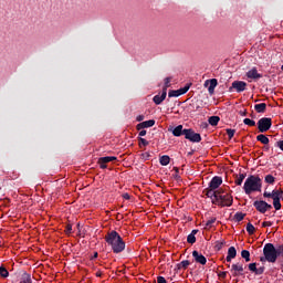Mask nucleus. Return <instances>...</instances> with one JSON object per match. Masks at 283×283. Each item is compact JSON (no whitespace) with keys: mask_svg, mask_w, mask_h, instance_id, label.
<instances>
[{"mask_svg":"<svg viewBox=\"0 0 283 283\" xmlns=\"http://www.w3.org/2000/svg\"><path fill=\"white\" fill-rule=\"evenodd\" d=\"M105 240L107 244L112 248L113 253H123L125 251V242L123 241V238H120V234L116 231L109 232Z\"/></svg>","mask_w":283,"mask_h":283,"instance_id":"obj_1","label":"nucleus"},{"mask_svg":"<svg viewBox=\"0 0 283 283\" xmlns=\"http://www.w3.org/2000/svg\"><path fill=\"white\" fill-rule=\"evenodd\" d=\"M243 191L247 196H251L255 191H262V179L258 176L248 177L243 185Z\"/></svg>","mask_w":283,"mask_h":283,"instance_id":"obj_2","label":"nucleus"},{"mask_svg":"<svg viewBox=\"0 0 283 283\" xmlns=\"http://www.w3.org/2000/svg\"><path fill=\"white\" fill-rule=\"evenodd\" d=\"M216 202L221 207H231L233 205V197L227 192L223 188H220L216 192Z\"/></svg>","mask_w":283,"mask_h":283,"instance_id":"obj_3","label":"nucleus"},{"mask_svg":"<svg viewBox=\"0 0 283 283\" xmlns=\"http://www.w3.org/2000/svg\"><path fill=\"white\" fill-rule=\"evenodd\" d=\"M263 197L273 199V207L276 211H280V209H282V203L280 202L283 197L282 189H274L272 192L265 190L263 192Z\"/></svg>","mask_w":283,"mask_h":283,"instance_id":"obj_4","label":"nucleus"},{"mask_svg":"<svg viewBox=\"0 0 283 283\" xmlns=\"http://www.w3.org/2000/svg\"><path fill=\"white\" fill-rule=\"evenodd\" d=\"M263 255L268 262L275 263L277 260V255H280V252L275 249V245H273V243H266L263 248Z\"/></svg>","mask_w":283,"mask_h":283,"instance_id":"obj_5","label":"nucleus"},{"mask_svg":"<svg viewBox=\"0 0 283 283\" xmlns=\"http://www.w3.org/2000/svg\"><path fill=\"white\" fill-rule=\"evenodd\" d=\"M271 125H272L271 118L263 117L258 122V129L259 132H261V134H264V132H269L271 129Z\"/></svg>","mask_w":283,"mask_h":283,"instance_id":"obj_6","label":"nucleus"},{"mask_svg":"<svg viewBox=\"0 0 283 283\" xmlns=\"http://www.w3.org/2000/svg\"><path fill=\"white\" fill-rule=\"evenodd\" d=\"M184 136L185 138H187V140H190L191 143H200V140H202L200 134H197L191 129H185Z\"/></svg>","mask_w":283,"mask_h":283,"instance_id":"obj_7","label":"nucleus"},{"mask_svg":"<svg viewBox=\"0 0 283 283\" xmlns=\"http://www.w3.org/2000/svg\"><path fill=\"white\" fill-rule=\"evenodd\" d=\"M254 207L256 209V211H259L260 213H266V211H269V209H273V206L269 205L266 201H254Z\"/></svg>","mask_w":283,"mask_h":283,"instance_id":"obj_8","label":"nucleus"},{"mask_svg":"<svg viewBox=\"0 0 283 283\" xmlns=\"http://www.w3.org/2000/svg\"><path fill=\"white\" fill-rule=\"evenodd\" d=\"M191 87V84H187L185 87L176 90V91H169L168 96L169 98L182 96V94H187Z\"/></svg>","mask_w":283,"mask_h":283,"instance_id":"obj_9","label":"nucleus"},{"mask_svg":"<svg viewBox=\"0 0 283 283\" xmlns=\"http://www.w3.org/2000/svg\"><path fill=\"white\" fill-rule=\"evenodd\" d=\"M230 273L233 277H238V275H242L244 273V265L241 263H234L231 265Z\"/></svg>","mask_w":283,"mask_h":283,"instance_id":"obj_10","label":"nucleus"},{"mask_svg":"<svg viewBox=\"0 0 283 283\" xmlns=\"http://www.w3.org/2000/svg\"><path fill=\"white\" fill-rule=\"evenodd\" d=\"M203 87H207L209 94L213 95V92H216V87H218V80L216 78L207 80L203 84Z\"/></svg>","mask_w":283,"mask_h":283,"instance_id":"obj_11","label":"nucleus"},{"mask_svg":"<svg viewBox=\"0 0 283 283\" xmlns=\"http://www.w3.org/2000/svg\"><path fill=\"white\" fill-rule=\"evenodd\" d=\"M232 87L237 90V92H244L247 90V83L242 81H235L232 83Z\"/></svg>","mask_w":283,"mask_h":283,"instance_id":"obj_12","label":"nucleus"},{"mask_svg":"<svg viewBox=\"0 0 283 283\" xmlns=\"http://www.w3.org/2000/svg\"><path fill=\"white\" fill-rule=\"evenodd\" d=\"M222 185V178L221 177H213L210 181L209 189H218Z\"/></svg>","mask_w":283,"mask_h":283,"instance_id":"obj_13","label":"nucleus"},{"mask_svg":"<svg viewBox=\"0 0 283 283\" xmlns=\"http://www.w3.org/2000/svg\"><path fill=\"white\" fill-rule=\"evenodd\" d=\"M192 258H195L196 262H198L199 264H207V258L198 253V251L192 252Z\"/></svg>","mask_w":283,"mask_h":283,"instance_id":"obj_14","label":"nucleus"},{"mask_svg":"<svg viewBox=\"0 0 283 283\" xmlns=\"http://www.w3.org/2000/svg\"><path fill=\"white\" fill-rule=\"evenodd\" d=\"M154 125H156V120L149 119V120L138 124L137 129H145L147 127H154Z\"/></svg>","mask_w":283,"mask_h":283,"instance_id":"obj_15","label":"nucleus"},{"mask_svg":"<svg viewBox=\"0 0 283 283\" xmlns=\"http://www.w3.org/2000/svg\"><path fill=\"white\" fill-rule=\"evenodd\" d=\"M235 255H238V251L234 247H230L228 250V255L226 258L227 262H231V260H234Z\"/></svg>","mask_w":283,"mask_h":283,"instance_id":"obj_16","label":"nucleus"},{"mask_svg":"<svg viewBox=\"0 0 283 283\" xmlns=\"http://www.w3.org/2000/svg\"><path fill=\"white\" fill-rule=\"evenodd\" d=\"M166 98L167 92L163 91V93L160 95H156L153 101L156 105H160V103H163V101H165Z\"/></svg>","mask_w":283,"mask_h":283,"instance_id":"obj_17","label":"nucleus"},{"mask_svg":"<svg viewBox=\"0 0 283 283\" xmlns=\"http://www.w3.org/2000/svg\"><path fill=\"white\" fill-rule=\"evenodd\" d=\"M112 160H116V157H102L99 159L102 169H105V167H107V166H105V164L112 163Z\"/></svg>","mask_w":283,"mask_h":283,"instance_id":"obj_18","label":"nucleus"},{"mask_svg":"<svg viewBox=\"0 0 283 283\" xmlns=\"http://www.w3.org/2000/svg\"><path fill=\"white\" fill-rule=\"evenodd\" d=\"M247 76L250 81H258V78H262V75L258 72H248Z\"/></svg>","mask_w":283,"mask_h":283,"instance_id":"obj_19","label":"nucleus"},{"mask_svg":"<svg viewBox=\"0 0 283 283\" xmlns=\"http://www.w3.org/2000/svg\"><path fill=\"white\" fill-rule=\"evenodd\" d=\"M171 161V158H169V156L164 155L159 158V163L160 165H163L164 167H167V165H169V163Z\"/></svg>","mask_w":283,"mask_h":283,"instance_id":"obj_20","label":"nucleus"},{"mask_svg":"<svg viewBox=\"0 0 283 283\" xmlns=\"http://www.w3.org/2000/svg\"><path fill=\"white\" fill-rule=\"evenodd\" d=\"M254 109L259 114H262V112H265V109H266V104L265 103L256 104V105H254Z\"/></svg>","mask_w":283,"mask_h":283,"instance_id":"obj_21","label":"nucleus"},{"mask_svg":"<svg viewBox=\"0 0 283 283\" xmlns=\"http://www.w3.org/2000/svg\"><path fill=\"white\" fill-rule=\"evenodd\" d=\"M256 140H259V143H262V145H269V137H266V135H258Z\"/></svg>","mask_w":283,"mask_h":283,"instance_id":"obj_22","label":"nucleus"},{"mask_svg":"<svg viewBox=\"0 0 283 283\" xmlns=\"http://www.w3.org/2000/svg\"><path fill=\"white\" fill-rule=\"evenodd\" d=\"M208 123L210 125H212V127H216V125H218V123H220V117L219 116H211L209 119H208Z\"/></svg>","mask_w":283,"mask_h":283,"instance_id":"obj_23","label":"nucleus"},{"mask_svg":"<svg viewBox=\"0 0 283 283\" xmlns=\"http://www.w3.org/2000/svg\"><path fill=\"white\" fill-rule=\"evenodd\" d=\"M241 256L243 258V260H245V262H251V253L249 252V250H242Z\"/></svg>","mask_w":283,"mask_h":283,"instance_id":"obj_24","label":"nucleus"},{"mask_svg":"<svg viewBox=\"0 0 283 283\" xmlns=\"http://www.w3.org/2000/svg\"><path fill=\"white\" fill-rule=\"evenodd\" d=\"M174 136H182V134H185V130H182V125L177 126L174 130H172Z\"/></svg>","mask_w":283,"mask_h":283,"instance_id":"obj_25","label":"nucleus"},{"mask_svg":"<svg viewBox=\"0 0 283 283\" xmlns=\"http://www.w3.org/2000/svg\"><path fill=\"white\" fill-rule=\"evenodd\" d=\"M20 283H32V276L28 273H24L21 277Z\"/></svg>","mask_w":283,"mask_h":283,"instance_id":"obj_26","label":"nucleus"},{"mask_svg":"<svg viewBox=\"0 0 283 283\" xmlns=\"http://www.w3.org/2000/svg\"><path fill=\"white\" fill-rule=\"evenodd\" d=\"M171 87V78L170 77H166L164 80V87H163V92H167V88Z\"/></svg>","mask_w":283,"mask_h":283,"instance_id":"obj_27","label":"nucleus"},{"mask_svg":"<svg viewBox=\"0 0 283 283\" xmlns=\"http://www.w3.org/2000/svg\"><path fill=\"white\" fill-rule=\"evenodd\" d=\"M216 193H218V190L216 191V189H209L206 193V196H208V198H213V200H216Z\"/></svg>","mask_w":283,"mask_h":283,"instance_id":"obj_28","label":"nucleus"},{"mask_svg":"<svg viewBox=\"0 0 283 283\" xmlns=\"http://www.w3.org/2000/svg\"><path fill=\"white\" fill-rule=\"evenodd\" d=\"M247 231L250 235H253V233H255V227L252 223H248Z\"/></svg>","mask_w":283,"mask_h":283,"instance_id":"obj_29","label":"nucleus"},{"mask_svg":"<svg viewBox=\"0 0 283 283\" xmlns=\"http://www.w3.org/2000/svg\"><path fill=\"white\" fill-rule=\"evenodd\" d=\"M214 223H216V218H211L206 222L205 229H211Z\"/></svg>","mask_w":283,"mask_h":283,"instance_id":"obj_30","label":"nucleus"},{"mask_svg":"<svg viewBox=\"0 0 283 283\" xmlns=\"http://www.w3.org/2000/svg\"><path fill=\"white\" fill-rule=\"evenodd\" d=\"M244 125H248L249 127H255V120L245 118L243 119Z\"/></svg>","mask_w":283,"mask_h":283,"instance_id":"obj_31","label":"nucleus"},{"mask_svg":"<svg viewBox=\"0 0 283 283\" xmlns=\"http://www.w3.org/2000/svg\"><path fill=\"white\" fill-rule=\"evenodd\" d=\"M265 182H268L269 185H273V182H275V177H273L272 175L265 176Z\"/></svg>","mask_w":283,"mask_h":283,"instance_id":"obj_32","label":"nucleus"},{"mask_svg":"<svg viewBox=\"0 0 283 283\" xmlns=\"http://www.w3.org/2000/svg\"><path fill=\"white\" fill-rule=\"evenodd\" d=\"M244 178H245L244 174L239 175V177L235 180V185L238 186L242 185V182H244Z\"/></svg>","mask_w":283,"mask_h":283,"instance_id":"obj_33","label":"nucleus"},{"mask_svg":"<svg viewBox=\"0 0 283 283\" xmlns=\"http://www.w3.org/2000/svg\"><path fill=\"white\" fill-rule=\"evenodd\" d=\"M8 275H10L8 270L6 268H0V276L1 277H8Z\"/></svg>","mask_w":283,"mask_h":283,"instance_id":"obj_34","label":"nucleus"},{"mask_svg":"<svg viewBox=\"0 0 283 283\" xmlns=\"http://www.w3.org/2000/svg\"><path fill=\"white\" fill-rule=\"evenodd\" d=\"M147 145H149V142H147V139L140 137L139 138V147H147Z\"/></svg>","mask_w":283,"mask_h":283,"instance_id":"obj_35","label":"nucleus"},{"mask_svg":"<svg viewBox=\"0 0 283 283\" xmlns=\"http://www.w3.org/2000/svg\"><path fill=\"white\" fill-rule=\"evenodd\" d=\"M187 240H188L189 244H193V243H196V235L193 233L189 234Z\"/></svg>","mask_w":283,"mask_h":283,"instance_id":"obj_36","label":"nucleus"},{"mask_svg":"<svg viewBox=\"0 0 283 283\" xmlns=\"http://www.w3.org/2000/svg\"><path fill=\"white\" fill-rule=\"evenodd\" d=\"M189 261H181L180 264H179V269H187V266H189Z\"/></svg>","mask_w":283,"mask_h":283,"instance_id":"obj_37","label":"nucleus"},{"mask_svg":"<svg viewBox=\"0 0 283 283\" xmlns=\"http://www.w3.org/2000/svg\"><path fill=\"white\" fill-rule=\"evenodd\" d=\"M227 134H228L229 138H232L233 136H235V130L229 128V129H227Z\"/></svg>","mask_w":283,"mask_h":283,"instance_id":"obj_38","label":"nucleus"},{"mask_svg":"<svg viewBox=\"0 0 283 283\" xmlns=\"http://www.w3.org/2000/svg\"><path fill=\"white\" fill-rule=\"evenodd\" d=\"M249 269H250V271H252L253 273H255V271H258V266L255 265V263H250V264H249Z\"/></svg>","mask_w":283,"mask_h":283,"instance_id":"obj_39","label":"nucleus"},{"mask_svg":"<svg viewBox=\"0 0 283 283\" xmlns=\"http://www.w3.org/2000/svg\"><path fill=\"white\" fill-rule=\"evenodd\" d=\"M65 233H66V235H70V233H72V224L66 226Z\"/></svg>","mask_w":283,"mask_h":283,"instance_id":"obj_40","label":"nucleus"},{"mask_svg":"<svg viewBox=\"0 0 283 283\" xmlns=\"http://www.w3.org/2000/svg\"><path fill=\"white\" fill-rule=\"evenodd\" d=\"M273 226V223L271 222V221H264L263 223H262V227H264V228H266V227H272Z\"/></svg>","mask_w":283,"mask_h":283,"instance_id":"obj_41","label":"nucleus"},{"mask_svg":"<svg viewBox=\"0 0 283 283\" xmlns=\"http://www.w3.org/2000/svg\"><path fill=\"white\" fill-rule=\"evenodd\" d=\"M157 282L158 283H167V280H165V277H163V276H158Z\"/></svg>","mask_w":283,"mask_h":283,"instance_id":"obj_42","label":"nucleus"},{"mask_svg":"<svg viewBox=\"0 0 283 283\" xmlns=\"http://www.w3.org/2000/svg\"><path fill=\"white\" fill-rule=\"evenodd\" d=\"M277 147L283 151V140L277 142Z\"/></svg>","mask_w":283,"mask_h":283,"instance_id":"obj_43","label":"nucleus"},{"mask_svg":"<svg viewBox=\"0 0 283 283\" xmlns=\"http://www.w3.org/2000/svg\"><path fill=\"white\" fill-rule=\"evenodd\" d=\"M139 136H147V130H140Z\"/></svg>","mask_w":283,"mask_h":283,"instance_id":"obj_44","label":"nucleus"},{"mask_svg":"<svg viewBox=\"0 0 283 283\" xmlns=\"http://www.w3.org/2000/svg\"><path fill=\"white\" fill-rule=\"evenodd\" d=\"M123 197L125 198V200H129V195L128 193H124Z\"/></svg>","mask_w":283,"mask_h":283,"instance_id":"obj_45","label":"nucleus"},{"mask_svg":"<svg viewBox=\"0 0 283 283\" xmlns=\"http://www.w3.org/2000/svg\"><path fill=\"white\" fill-rule=\"evenodd\" d=\"M243 216L242 214H240V216H238V220H243Z\"/></svg>","mask_w":283,"mask_h":283,"instance_id":"obj_46","label":"nucleus"},{"mask_svg":"<svg viewBox=\"0 0 283 283\" xmlns=\"http://www.w3.org/2000/svg\"><path fill=\"white\" fill-rule=\"evenodd\" d=\"M137 120H139V122L143 120V116H138Z\"/></svg>","mask_w":283,"mask_h":283,"instance_id":"obj_47","label":"nucleus"},{"mask_svg":"<svg viewBox=\"0 0 283 283\" xmlns=\"http://www.w3.org/2000/svg\"><path fill=\"white\" fill-rule=\"evenodd\" d=\"M77 229H81V223H77Z\"/></svg>","mask_w":283,"mask_h":283,"instance_id":"obj_48","label":"nucleus"},{"mask_svg":"<svg viewBox=\"0 0 283 283\" xmlns=\"http://www.w3.org/2000/svg\"><path fill=\"white\" fill-rule=\"evenodd\" d=\"M94 258H98V253H95V254H94Z\"/></svg>","mask_w":283,"mask_h":283,"instance_id":"obj_49","label":"nucleus"},{"mask_svg":"<svg viewBox=\"0 0 283 283\" xmlns=\"http://www.w3.org/2000/svg\"><path fill=\"white\" fill-rule=\"evenodd\" d=\"M252 72H258V70H256V69H253Z\"/></svg>","mask_w":283,"mask_h":283,"instance_id":"obj_50","label":"nucleus"},{"mask_svg":"<svg viewBox=\"0 0 283 283\" xmlns=\"http://www.w3.org/2000/svg\"><path fill=\"white\" fill-rule=\"evenodd\" d=\"M222 275L224 276V275H227V273H226V272H223V273H222Z\"/></svg>","mask_w":283,"mask_h":283,"instance_id":"obj_51","label":"nucleus"},{"mask_svg":"<svg viewBox=\"0 0 283 283\" xmlns=\"http://www.w3.org/2000/svg\"><path fill=\"white\" fill-rule=\"evenodd\" d=\"M192 233H196V230H195V231H192Z\"/></svg>","mask_w":283,"mask_h":283,"instance_id":"obj_52","label":"nucleus"}]
</instances>
